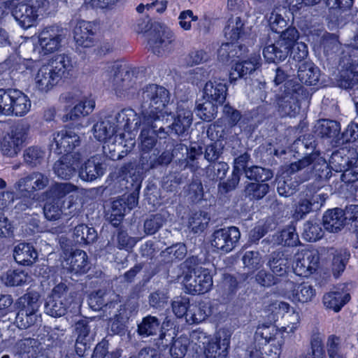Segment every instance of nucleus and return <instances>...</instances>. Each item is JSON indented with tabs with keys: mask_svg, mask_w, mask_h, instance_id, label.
<instances>
[{
	"mask_svg": "<svg viewBox=\"0 0 358 358\" xmlns=\"http://www.w3.org/2000/svg\"><path fill=\"white\" fill-rule=\"evenodd\" d=\"M143 123L152 128L155 135L161 138L166 137L163 125L168 122L171 113L166 106L170 101V93L164 87L156 84L148 85L142 89L141 94Z\"/></svg>",
	"mask_w": 358,
	"mask_h": 358,
	"instance_id": "nucleus-1",
	"label": "nucleus"
},
{
	"mask_svg": "<svg viewBox=\"0 0 358 358\" xmlns=\"http://www.w3.org/2000/svg\"><path fill=\"white\" fill-rule=\"evenodd\" d=\"M99 78L104 87L113 91L120 97L131 96L137 88L134 72L122 69L116 62L103 64L101 67Z\"/></svg>",
	"mask_w": 358,
	"mask_h": 358,
	"instance_id": "nucleus-2",
	"label": "nucleus"
},
{
	"mask_svg": "<svg viewBox=\"0 0 358 358\" xmlns=\"http://www.w3.org/2000/svg\"><path fill=\"white\" fill-rule=\"evenodd\" d=\"M71 68V61L68 56L57 55L49 63L34 71L33 79L36 89L42 93L48 92Z\"/></svg>",
	"mask_w": 358,
	"mask_h": 358,
	"instance_id": "nucleus-3",
	"label": "nucleus"
},
{
	"mask_svg": "<svg viewBox=\"0 0 358 358\" xmlns=\"http://www.w3.org/2000/svg\"><path fill=\"white\" fill-rule=\"evenodd\" d=\"M60 101L64 105L66 114L64 122L77 121L88 116L95 108V101L88 96H81L76 90L66 92L60 96Z\"/></svg>",
	"mask_w": 358,
	"mask_h": 358,
	"instance_id": "nucleus-4",
	"label": "nucleus"
},
{
	"mask_svg": "<svg viewBox=\"0 0 358 358\" xmlns=\"http://www.w3.org/2000/svg\"><path fill=\"white\" fill-rule=\"evenodd\" d=\"M299 38V33L295 27H288L282 31L275 43L266 46L263 50L264 58L268 62H280L288 56L291 48Z\"/></svg>",
	"mask_w": 358,
	"mask_h": 358,
	"instance_id": "nucleus-5",
	"label": "nucleus"
},
{
	"mask_svg": "<svg viewBox=\"0 0 358 358\" xmlns=\"http://www.w3.org/2000/svg\"><path fill=\"white\" fill-rule=\"evenodd\" d=\"M73 302L74 297L73 294L68 293L67 286L64 283L58 284L47 298L45 313L52 317H62Z\"/></svg>",
	"mask_w": 358,
	"mask_h": 358,
	"instance_id": "nucleus-6",
	"label": "nucleus"
},
{
	"mask_svg": "<svg viewBox=\"0 0 358 358\" xmlns=\"http://www.w3.org/2000/svg\"><path fill=\"white\" fill-rule=\"evenodd\" d=\"M182 283L189 294H203L213 285L212 274L208 268L197 267L184 276Z\"/></svg>",
	"mask_w": 358,
	"mask_h": 358,
	"instance_id": "nucleus-7",
	"label": "nucleus"
},
{
	"mask_svg": "<svg viewBox=\"0 0 358 358\" xmlns=\"http://www.w3.org/2000/svg\"><path fill=\"white\" fill-rule=\"evenodd\" d=\"M64 39L63 29L59 26H50L41 30L38 36L36 50L42 56L54 53L59 50Z\"/></svg>",
	"mask_w": 358,
	"mask_h": 358,
	"instance_id": "nucleus-8",
	"label": "nucleus"
},
{
	"mask_svg": "<svg viewBox=\"0 0 358 358\" xmlns=\"http://www.w3.org/2000/svg\"><path fill=\"white\" fill-rule=\"evenodd\" d=\"M240 237L241 233L237 227L222 228L212 234L210 243L215 251L228 253L236 246Z\"/></svg>",
	"mask_w": 358,
	"mask_h": 358,
	"instance_id": "nucleus-9",
	"label": "nucleus"
},
{
	"mask_svg": "<svg viewBox=\"0 0 358 358\" xmlns=\"http://www.w3.org/2000/svg\"><path fill=\"white\" fill-rule=\"evenodd\" d=\"M50 183L48 175L40 172L33 171L20 178L14 185L15 194H32L34 192L43 190Z\"/></svg>",
	"mask_w": 358,
	"mask_h": 358,
	"instance_id": "nucleus-10",
	"label": "nucleus"
},
{
	"mask_svg": "<svg viewBox=\"0 0 358 358\" xmlns=\"http://www.w3.org/2000/svg\"><path fill=\"white\" fill-rule=\"evenodd\" d=\"M27 137V129L22 125L13 127L0 141L3 155L14 157L21 151Z\"/></svg>",
	"mask_w": 358,
	"mask_h": 358,
	"instance_id": "nucleus-11",
	"label": "nucleus"
},
{
	"mask_svg": "<svg viewBox=\"0 0 358 358\" xmlns=\"http://www.w3.org/2000/svg\"><path fill=\"white\" fill-rule=\"evenodd\" d=\"M319 255L315 250H301L294 257L293 270L299 276L308 277L318 268Z\"/></svg>",
	"mask_w": 358,
	"mask_h": 358,
	"instance_id": "nucleus-12",
	"label": "nucleus"
},
{
	"mask_svg": "<svg viewBox=\"0 0 358 358\" xmlns=\"http://www.w3.org/2000/svg\"><path fill=\"white\" fill-rule=\"evenodd\" d=\"M80 144V138L74 131L63 129L54 134L50 148L59 155H73L71 152Z\"/></svg>",
	"mask_w": 358,
	"mask_h": 358,
	"instance_id": "nucleus-13",
	"label": "nucleus"
},
{
	"mask_svg": "<svg viewBox=\"0 0 358 358\" xmlns=\"http://www.w3.org/2000/svg\"><path fill=\"white\" fill-rule=\"evenodd\" d=\"M83 159V155L80 152H73V155H65L55 163L54 173L61 179H70L80 167Z\"/></svg>",
	"mask_w": 358,
	"mask_h": 358,
	"instance_id": "nucleus-14",
	"label": "nucleus"
},
{
	"mask_svg": "<svg viewBox=\"0 0 358 358\" xmlns=\"http://www.w3.org/2000/svg\"><path fill=\"white\" fill-rule=\"evenodd\" d=\"M6 5L11 8L12 15L21 27L27 29L34 25L38 18L37 14L25 3L11 0Z\"/></svg>",
	"mask_w": 358,
	"mask_h": 358,
	"instance_id": "nucleus-15",
	"label": "nucleus"
},
{
	"mask_svg": "<svg viewBox=\"0 0 358 358\" xmlns=\"http://www.w3.org/2000/svg\"><path fill=\"white\" fill-rule=\"evenodd\" d=\"M285 322V326L280 329L276 330L275 336H279L282 338L278 341V347L275 348L274 354L272 358H279L280 354V347L284 343V339L292 336L295 331L298 329L300 325V315L299 313L296 311H292L289 314H286L282 316Z\"/></svg>",
	"mask_w": 358,
	"mask_h": 358,
	"instance_id": "nucleus-16",
	"label": "nucleus"
},
{
	"mask_svg": "<svg viewBox=\"0 0 358 358\" xmlns=\"http://www.w3.org/2000/svg\"><path fill=\"white\" fill-rule=\"evenodd\" d=\"M174 34L169 29L164 28L157 34L152 36L148 41L154 54L164 55L173 50Z\"/></svg>",
	"mask_w": 358,
	"mask_h": 358,
	"instance_id": "nucleus-17",
	"label": "nucleus"
},
{
	"mask_svg": "<svg viewBox=\"0 0 358 358\" xmlns=\"http://www.w3.org/2000/svg\"><path fill=\"white\" fill-rule=\"evenodd\" d=\"M261 66V57L259 54H252L247 59L236 62L229 73L231 83L247 75L251 74Z\"/></svg>",
	"mask_w": 358,
	"mask_h": 358,
	"instance_id": "nucleus-18",
	"label": "nucleus"
},
{
	"mask_svg": "<svg viewBox=\"0 0 358 358\" xmlns=\"http://www.w3.org/2000/svg\"><path fill=\"white\" fill-rule=\"evenodd\" d=\"M285 288L291 289L285 296L294 303H307L311 301L315 296V289L310 285L303 282L294 284L293 282H287Z\"/></svg>",
	"mask_w": 358,
	"mask_h": 358,
	"instance_id": "nucleus-19",
	"label": "nucleus"
},
{
	"mask_svg": "<svg viewBox=\"0 0 358 358\" xmlns=\"http://www.w3.org/2000/svg\"><path fill=\"white\" fill-rule=\"evenodd\" d=\"M231 333L227 330H222L215 341L208 343L206 348V358H225L230 345Z\"/></svg>",
	"mask_w": 358,
	"mask_h": 358,
	"instance_id": "nucleus-20",
	"label": "nucleus"
},
{
	"mask_svg": "<svg viewBox=\"0 0 358 358\" xmlns=\"http://www.w3.org/2000/svg\"><path fill=\"white\" fill-rule=\"evenodd\" d=\"M117 133L116 126L114 122H111L108 120H104L98 122L94 125L93 134L96 139L99 141L106 143L112 141L113 143L117 141V138L119 137L122 140L123 134L115 135Z\"/></svg>",
	"mask_w": 358,
	"mask_h": 358,
	"instance_id": "nucleus-21",
	"label": "nucleus"
},
{
	"mask_svg": "<svg viewBox=\"0 0 358 358\" xmlns=\"http://www.w3.org/2000/svg\"><path fill=\"white\" fill-rule=\"evenodd\" d=\"M227 92L225 83L217 79L208 81L203 89L204 98L218 105H222L224 102Z\"/></svg>",
	"mask_w": 358,
	"mask_h": 358,
	"instance_id": "nucleus-22",
	"label": "nucleus"
},
{
	"mask_svg": "<svg viewBox=\"0 0 358 358\" xmlns=\"http://www.w3.org/2000/svg\"><path fill=\"white\" fill-rule=\"evenodd\" d=\"M327 164L325 159L316 155H312L299 162L291 164L287 172L291 174L294 172L307 169V170L315 171V172L322 171L324 168H327Z\"/></svg>",
	"mask_w": 358,
	"mask_h": 358,
	"instance_id": "nucleus-23",
	"label": "nucleus"
},
{
	"mask_svg": "<svg viewBox=\"0 0 358 358\" xmlns=\"http://www.w3.org/2000/svg\"><path fill=\"white\" fill-rule=\"evenodd\" d=\"M10 108L8 115L23 116L31 108V102L29 96L22 92L17 90H10Z\"/></svg>",
	"mask_w": 358,
	"mask_h": 358,
	"instance_id": "nucleus-24",
	"label": "nucleus"
},
{
	"mask_svg": "<svg viewBox=\"0 0 358 358\" xmlns=\"http://www.w3.org/2000/svg\"><path fill=\"white\" fill-rule=\"evenodd\" d=\"M94 26L90 22L80 20L74 30V39L76 43L85 48L90 47L94 43Z\"/></svg>",
	"mask_w": 358,
	"mask_h": 358,
	"instance_id": "nucleus-25",
	"label": "nucleus"
},
{
	"mask_svg": "<svg viewBox=\"0 0 358 358\" xmlns=\"http://www.w3.org/2000/svg\"><path fill=\"white\" fill-rule=\"evenodd\" d=\"M213 313V306L209 301H201L189 306L187 322L199 324L205 321Z\"/></svg>",
	"mask_w": 358,
	"mask_h": 358,
	"instance_id": "nucleus-26",
	"label": "nucleus"
},
{
	"mask_svg": "<svg viewBox=\"0 0 358 358\" xmlns=\"http://www.w3.org/2000/svg\"><path fill=\"white\" fill-rule=\"evenodd\" d=\"M170 116L169 120H173V122L168 127L169 132L173 133L176 135L183 134L188 129L192 120V113L187 109H179L177 112L176 117Z\"/></svg>",
	"mask_w": 358,
	"mask_h": 358,
	"instance_id": "nucleus-27",
	"label": "nucleus"
},
{
	"mask_svg": "<svg viewBox=\"0 0 358 358\" xmlns=\"http://www.w3.org/2000/svg\"><path fill=\"white\" fill-rule=\"evenodd\" d=\"M65 266L75 273H85L90 269L86 252L76 250L65 260Z\"/></svg>",
	"mask_w": 358,
	"mask_h": 358,
	"instance_id": "nucleus-28",
	"label": "nucleus"
},
{
	"mask_svg": "<svg viewBox=\"0 0 358 358\" xmlns=\"http://www.w3.org/2000/svg\"><path fill=\"white\" fill-rule=\"evenodd\" d=\"M345 220V212L342 209L334 208L324 215L323 225L327 231L335 233L343 227Z\"/></svg>",
	"mask_w": 358,
	"mask_h": 358,
	"instance_id": "nucleus-29",
	"label": "nucleus"
},
{
	"mask_svg": "<svg viewBox=\"0 0 358 358\" xmlns=\"http://www.w3.org/2000/svg\"><path fill=\"white\" fill-rule=\"evenodd\" d=\"M298 77L301 83L315 85L319 80L320 70L313 62L305 61L299 66Z\"/></svg>",
	"mask_w": 358,
	"mask_h": 358,
	"instance_id": "nucleus-30",
	"label": "nucleus"
},
{
	"mask_svg": "<svg viewBox=\"0 0 358 358\" xmlns=\"http://www.w3.org/2000/svg\"><path fill=\"white\" fill-rule=\"evenodd\" d=\"M104 173L102 165L97 159L92 157L80 166L79 171L80 178L85 181H92L101 176Z\"/></svg>",
	"mask_w": 358,
	"mask_h": 358,
	"instance_id": "nucleus-31",
	"label": "nucleus"
},
{
	"mask_svg": "<svg viewBox=\"0 0 358 358\" xmlns=\"http://www.w3.org/2000/svg\"><path fill=\"white\" fill-rule=\"evenodd\" d=\"M350 299V295L343 289L331 292L324 295L323 303L324 306L335 312H338L341 308Z\"/></svg>",
	"mask_w": 358,
	"mask_h": 358,
	"instance_id": "nucleus-32",
	"label": "nucleus"
},
{
	"mask_svg": "<svg viewBox=\"0 0 358 358\" xmlns=\"http://www.w3.org/2000/svg\"><path fill=\"white\" fill-rule=\"evenodd\" d=\"M13 256L18 264L29 265L37 259L38 254L31 245L22 243L15 247Z\"/></svg>",
	"mask_w": 358,
	"mask_h": 358,
	"instance_id": "nucleus-33",
	"label": "nucleus"
},
{
	"mask_svg": "<svg viewBox=\"0 0 358 358\" xmlns=\"http://www.w3.org/2000/svg\"><path fill=\"white\" fill-rule=\"evenodd\" d=\"M289 263L287 255L282 252H274L270 255L267 264L274 275L283 276L287 271Z\"/></svg>",
	"mask_w": 358,
	"mask_h": 358,
	"instance_id": "nucleus-34",
	"label": "nucleus"
},
{
	"mask_svg": "<svg viewBox=\"0 0 358 358\" xmlns=\"http://www.w3.org/2000/svg\"><path fill=\"white\" fill-rule=\"evenodd\" d=\"M115 119L117 122L116 127L122 128L126 131L131 129L137 130L141 125L137 113L131 108L122 110L118 113Z\"/></svg>",
	"mask_w": 358,
	"mask_h": 358,
	"instance_id": "nucleus-35",
	"label": "nucleus"
},
{
	"mask_svg": "<svg viewBox=\"0 0 358 358\" xmlns=\"http://www.w3.org/2000/svg\"><path fill=\"white\" fill-rule=\"evenodd\" d=\"M332 256L331 269L335 277H338L345 268L346 264L349 259L350 254L346 249H332L331 252Z\"/></svg>",
	"mask_w": 358,
	"mask_h": 358,
	"instance_id": "nucleus-36",
	"label": "nucleus"
},
{
	"mask_svg": "<svg viewBox=\"0 0 358 358\" xmlns=\"http://www.w3.org/2000/svg\"><path fill=\"white\" fill-rule=\"evenodd\" d=\"M210 220L206 212L199 210L192 213L188 220V229L194 234L201 233L207 227Z\"/></svg>",
	"mask_w": 358,
	"mask_h": 358,
	"instance_id": "nucleus-37",
	"label": "nucleus"
},
{
	"mask_svg": "<svg viewBox=\"0 0 358 358\" xmlns=\"http://www.w3.org/2000/svg\"><path fill=\"white\" fill-rule=\"evenodd\" d=\"M244 23L238 16H233L229 19L224 28V36L230 41H236L243 33Z\"/></svg>",
	"mask_w": 358,
	"mask_h": 358,
	"instance_id": "nucleus-38",
	"label": "nucleus"
},
{
	"mask_svg": "<svg viewBox=\"0 0 358 358\" xmlns=\"http://www.w3.org/2000/svg\"><path fill=\"white\" fill-rule=\"evenodd\" d=\"M78 189L76 186L70 182H55L45 192V194L47 196L52 197L53 200L59 201Z\"/></svg>",
	"mask_w": 358,
	"mask_h": 358,
	"instance_id": "nucleus-39",
	"label": "nucleus"
},
{
	"mask_svg": "<svg viewBox=\"0 0 358 358\" xmlns=\"http://www.w3.org/2000/svg\"><path fill=\"white\" fill-rule=\"evenodd\" d=\"M39 295L36 292H29L21 296L17 301L19 311L38 313L40 304Z\"/></svg>",
	"mask_w": 358,
	"mask_h": 358,
	"instance_id": "nucleus-40",
	"label": "nucleus"
},
{
	"mask_svg": "<svg viewBox=\"0 0 358 358\" xmlns=\"http://www.w3.org/2000/svg\"><path fill=\"white\" fill-rule=\"evenodd\" d=\"M315 133L321 137H333L340 131V124L334 120H320L315 127Z\"/></svg>",
	"mask_w": 358,
	"mask_h": 358,
	"instance_id": "nucleus-41",
	"label": "nucleus"
},
{
	"mask_svg": "<svg viewBox=\"0 0 358 358\" xmlns=\"http://www.w3.org/2000/svg\"><path fill=\"white\" fill-rule=\"evenodd\" d=\"M3 282L7 286H20L29 282L31 276L24 271H8L2 278Z\"/></svg>",
	"mask_w": 358,
	"mask_h": 358,
	"instance_id": "nucleus-42",
	"label": "nucleus"
},
{
	"mask_svg": "<svg viewBox=\"0 0 358 358\" xmlns=\"http://www.w3.org/2000/svg\"><path fill=\"white\" fill-rule=\"evenodd\" d=\"M273 241L278 245L294 246L299 241V236L295 228L288 226L273 236Z\"/></svg>",
	"mask_w": 358,
	"mask_h": 358,
	"instance_id": "nucleus-43",
	"label": "nucleus"
},
{
	"mask_svg": "<svg viewBox=\"0 0 358 358\" xmlns=\"http://www.w3.org/2000/svg\"><path fill=\"white\" fill-rule=\"evenodd\" d=\"M160 329V322L153 316H147L138 324V331L140 335L147 337L156 334Z\"/></svg>",
	"mask_w": 358,
	"mask_h": 358,
	"instance_id": "nucleus-44",
	"label": "nucleus"
},
{
	"mask_svg": "<svg viewBox=\"0 0 358 358\" xmlns=\"http://www.w3.org/2000/svg\"><path fill=\"white\" fill-rule=\"evenodd\" d=\"M190 345L188 336L182 335L173 340L170 348L171 355L173 358H182L186 355Z\"/></svg>",
	"mask_w": 358,
	"mask_h": 358,
	"instance_id": "nucleus-45",
	"label": "nucleus"
},
{
	"mask_svg": "<svg viewBox=\"0 0 358 358\" xmlns=\"http://www.w3.org/2000/svg\"><path fill=\"white\" fill-rule=\"evenodd\" d=\"M74 234L80 243L90 244L96 238V232L94 228H90L85 224H80L75 227Z\"/></svg>",
	"mask_w": 358,
	"mask_h": 358,
	"instance_id": "nucleus-46",
	"label": "nucleus"
},
{
	"mask_svg": "<svg viewBox=\"0 0 358 358\" xmlns=\"http://www.w3.org/2000/svg\"><path fill=\"white\" fill-rule=\"evenodd\" d=\"M245 268L250 271L260 268L264 264V260L258 251H247L242 257Z\"/></svg>",
	"mask_w": 358,
	"mask_h": 358,
	"instance_id": "nucleus-47",
	"label": "nucleus"
},
{
	"mask_svg": "<svg viewBox=\"0 0 358 358\" xmlns=\"http://www.w3.org/2000/svg\"><path fill=\"white\" fill-rule=\"evenodd\" d=\"M330 166L333 170L336 172L344 171L343 177L351 174L352 171L349 169V158L343 157L340 152H334L331 157L329 162Z\"/></svg>",
	"mask_w": 358,
	"mask_h": 358,
	"instance_id": "nucleus-48",
	"label": "nucleus"
},
{
	"mask_svg": "<svg viewBox=\"0 0 358 358\" xmlns=\"http://www.w3.org/2000/svg\"><path fill=\"white\" fill-rule=\"evenodd\" d=\"M268 189V184L250 182L245 188V195L250 199H261L267 194Z\"/></svg>",
	"mask_w": 358,
	"mask_h": 358,
	"instance_id": "nucleus-49",
	"label": "nucleus"
},
{
	"mask_svg": "<svg viewBox=\"0 0 358 358\" xmlns=\"http://www.w3.org/2000/svg\"><path fill=\"white\" fill-rule=\"evenodd\" d=\"M41 322V316L36 313L18 311L16 316V323L20 329H27Z\"/></svg>",
	"mask_w": 358,
	"mask_h": 358,
	"instance_id": "nucleus-50",
	"label": "nucleus"
},
{
	"mask_svg": "<svg viewBox=\"0 0 358 358\" xmlns=\"http://www.w3.org/2000/svg\"><path fill=\"white\" fill-rule=\"evenodd\" d=\"M218 104L207 100L196 107L197 115L205 121H210L216 116Z\"/></svg>",
	"mask_w": 358,
	"mask_h": 358,
	"instance_id": "nucleus-51",
	"label": "nucleus"
},
{
	"mask_svg": "<svg viewBox=\"0 0 358 358\" xmlns=\"http://www.w3.org/2000/svg\"><path fill=\"white\" fill-rule=\"evenodd\" d=\"M323 236V231L319 224L307 222L303 227V237L309 242H314L320 239Z\"/></svg>",
	"mask_w": 358,
	"mask_h": 358,
	"instance_id": "nucleus-52",
	"label": "nucleus"
},
{
	"mask_svg": "<svg viewBox=\"0 0 358 358\" xmlns=\"http://www.w3.org/2000/svg\"><path fill=\"white\" fill-rule=\"evenodd\" d=\"M245 176L250 180L264 182L273 177V173L268 170L260 166H252L245 170Z\"/></svg>",
	"mask_w": 358,
	"mask_h": 358,
	"instance_id": "nucleus-53",
	"label": "nucleus"
},
{
	"mask_svg": "<svg viewBox=\"0 0 358 358\" xmlns=\"http://www.w3.org/2000/svg\"><path fill=\"white\" fill-rule=\"evenodd\" d=\"M45 152L38 147H29L24 150V159L27 164L36 166L41 164Z\"/></svg>",
	"mask_w": 358,
	"mask_h": 358,
	"instance_id": "nucleus-54",
	"label": "nucleus"
},
{
	"mask_svg": "<svg viewBox=\"0 0 358 358\" xmlns=\"http://www.w3.org/2000/svg\"><path fill=\"white\" fill-rule=\"evenodd\" d=\"M240 50V46L234 44V42L225 43L218 50V57L223 62H227L235 56L239 57L238 53Z\"/></svg>",
	"mask_w": 358,
	"mask_h": 358,
	"instance_id": "nucleus-55",
	"label": "nucleus"
},
{
	"mask_svg": "<svg viewBox=\"0 0 358 358\" xmlns=\"http://www.w3.org/2000/svg\"><path fill=\"white\" fill-rule=\"evenodd\" d=\"M76 331L78 335L76 345L77 351H78V345H83L85 347L87 343L90 341V327L85 322L80 321L76 324Z\"/></svg>",
	"mask_w": 358,
	"mask_h": 358,
	"instance_id": "nucleus-56",
	"label": "nucleus"
},
{
	"mask_svg": "<svg viewBox=\"0 0 358 358\" xmlns=\"http://www.w3.org/2000/svg\"><path fill=\"white\" fill-rule=\"evenodd\" d=\"M127 208H126V201L124 199L120 198L113 201L110 216L113 217L112 219L113 225L117 224V222H120L122 220L127 212Z\"/></svg>",
	"mask_w": 358,
	"mask_h": 358,
	"instance_id": "nucleus-57",
	"label": "nucleus"
},
{
	"mask_svg": "<svg viewBox=\"0 0 358 358\" xmlns=\"http://www.w3.org/2000/svg\"><path fill=\"white\" fill-rule=\"evenodd\" d=\"M187 254V248L183 244H177L162 252L164 257H168V262H173L174 260L182 259Z\"/></svg>",
	"mask_w": 358,
	"mask_h": 358,
	"instance_id": "nucleus-58",
	"label": "nucleus"
},
{
	"mask_svg": "<svg viewBox=\"0 0 358 358\" xmlns=\"http://www.w3.org/2000/svg\"><path fill=\"white\" fill-rule=\"evenodd\" d=\"M189 304V300L185 297H177L172 302V310L178 317H182L185 315L187 317V313Z\"/></svg>",
	"mask_w": 358,
	"mask_h": 358,
	"instance_id": "nucleus-59",
	"label": "nucleus"
},
{
	"mask_svg": "<svg viewBox=\"0 0 358 358\" xmlns=\"http://www.w3.org/2000/svg\"><path fill=\"white\" fill-rule=\"evenodd\" d=\"M43 213L45 217L49 220L59 219L62 213L59 201L53 200L47 202L43 207Z\"/></svg>",
	"mask_w": 358,
	"mask_h": 358,
	"instance_id": "nucleus-60",
	"label": "nucleus"
},
{
	"mask_svg": "<svg viewBox=\"0 0 358 358\" xmlns=\"http://www.w3.org/2000/svg\"><path fill=\"white\" fill-rule=\"evenodd\" d=\"M313 201L310 200V195L308 193L301 194L298 204L296 206L295 212L297 216L302 217L304 215L308 213L312 208Z\"/></svg>",
	"mask_w": 358,
	"mask_h": 358,
	"instance_id": "nucleus-61",
	"label": "nucleus"
},
{
	"mask_svg": "<svg viewBox=\"0 0 358 358\" xmlns=\"http://www.w3.org/2000/svg\"><path fill=\"white\" fill-rule=\"evenodd\" d=\"M310 351L305 355L313 358H326L322 339L320 336H314L310 343Z\"/></svg>",
	"mask_w": 358,
	"mask_h": 358,
	"instance_id": "nucleus-62",
	"label": "nucleus"
},
{
	"mask_svg": "<svg viewBox=\"0 0 358 358\" xmlns=\"http://www.w3.org/2000/svg\"><path fill=\"white\" fill-rule=\"evenodd\" d=\"M164 222V216L162 214H157L152 218L147 220L144 224L145 231L148 234H154Z\"/></svg>",
	"mask_w": 358,
	"mask_h": 358,
	"instance_id": "nucleus-63",
	"label": "nucleus"
},
{
	"mask_svg": "<svg viewBox=\"0 0 358 358\" xmlns=\"http://www.w3.org/2000/svg\"><path fill=\"white\" fill-rule=\"evenodd\" d=\"M291 48V55L293 59L301 63L306 61V59L308 56V49L306 43L298 42Z\"/></svg>",
	"mask_w": 358,
	"mask_h": 358,
	"instance_id": "nucleus-64",
	"label": "nucleus"
}]
</instances>
